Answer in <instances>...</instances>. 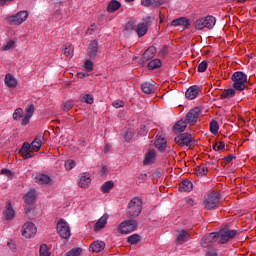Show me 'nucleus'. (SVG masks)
Masks as SVG:
<instances>
[{"label": "nucleus", "mask_w": 256, "mask_h": 256, "mask_svg": "<svg viewBox=\"0 0 256 256\" xmlns=\"http://www.w3.org/2000/svg\"><path fill=\"white\" fill-rule=\"evenodd\" d=\"M219 239L217 232L206 234L201 240V246L204 248L211 247L212 243H215Z\"/></svg>", "instance_id": "nucleus-12"}, {"label": "nucleus", "mask_w": 256, "mask_h": 256, "mask_svg": "<svg viewBox=\"0 0 256 256\" xmlns=\"http://www.w3.org/2000/svg\"><path fill=\"white\" fill-rule=\"evenodd\" d=\"M21 118H23V110L21 108H17L13 113V119L15 121H19Z\"/></svg>", "instance_id": "nucleus-45"}, {"label": "nucleus", "mask_w": 256, "mask_h": 256, "mask_svg": "<svg viewBox=\"0 0 256 256\" xmlns=\"http://www.w3.org/2000/svg\"><path fill=\"white\" fill-rule=\"evenodd\" d=\"M141 89L146 95H151L155 91V82H144L141 85Z\"/></svg>", "instance_id": "nucleus-22"}, {"label": "nucleus", "mask_w": 256, "mask_h": 256, "mask_svg": "<svg viewBox=\"0 0 256 256\" xmlns=\"http://www.w3.org/2000/svg\"><path fill=\"white\" fill-rule=\"evenodd\" d=\"M74 49L75 48L73 47V44L67 43V44L63 45V50H64L63 54L68 59H71L73 57Z\"/></svg>", "instance_id": "nucleus-31"}, {"label": "nucleus", "mask_w": 256, "mask_h": 256, "mask_svg": "<svg viewBox=\"0 0 256 256\" xmlns=\"http://www.w3.org/2000/svg\"><path fill=\"white\" fill-rule=\"evenodd\" d=\"M109 151H111V146L110 144H106L104 147V153H109Z\"/></svg>", "instance_id": "nucleus-64"}, {"label": "nucleus", "mask_w": 256, "mask_h": 256, "mask_svg": "<svg viewBox=\"0 0 256 256\" xmlns=\"http://www.w3.org/2000/svg\"><path fill=\"white\" fill-rule=\"evenodd\" d=\"M13 47H15V41L10 40L2 47V51H9L13 49Z\"/></svg>", "instance_id": "nucleus-48"}, {"label": "nucleus", "mask_w": 256, "mask_h": 256, "mask_svg": "<svg viewBox=\"0 0 256 256\" xmlns=\"http://www.w3.org/2000/svg\"><path fill=\"white\" fill-rule=\"evenodd\" d=\"M204 21L207 29H213L217 20L213 16H207L204 18Z\"/></svg>", "instance_id": "nucleus-36"}, {"label": "nucleus", "mask_w": 256, "mask_h": 256, "mask_svg": "<svg viewBox=\"0 0 256 256\" xmlns=\"http://www.w3.org/2000/svg\"><path fill=\"white\" fill-rule=\"evenodd\" d=\"M236 91L237 90L235 88L226 89L220 95V99H233Z\"/></svg>", "instance_id": "nucleus-35"}, {"label": "nucleus", "mask_w": 256, "mask_h": 256, "mask_svg": "<svg viewBox=\"0 0 256 256\" xmlns=\"http://www.w3.org/2000/svg\"><path fill=\"white\" fill-rule=\"evenodd\" d=\"M97 53H99V42L92 40L88 45L87 55L90 59H96Z\"/></svg>", "instance_id": "nucleus-13"}, {"label": "nucleus", "mask_w": 256, "mask_h": 256, "mask_svg": "<svg viewBox=\"0 0 256 256\" xmlns=\"http://www.w3.org/2000/svg\"><path fill=\"white\" fill-rule=\"evenodd\" d=\"M199 95V86H192L187 89L185 96L187 99L193 100Z\"/></svg>", "instance_id": "nucleus-28"}, {"label": "nucleus", "mask_w": 256, "mask_h": 256, "mask_svg": "<svg viewBox=\"0 0 256 256\" xmlns=\"http://www.w3.org/2000/svg\"><path fill=\"white\" fill-rule=\"evenodd\" d=\"M157 53V48L155 46H150L142 55L141 61L142 63H147V61H151L155 57Z\"/></svg>", "instance_id": "nucleus-14"}, {"label": "nucleus", "mask_w": 256, "mask_h": 256, "mask_svg": "<svg viewBox=\"0 0 256 256\" xmlns=\"http://www.w3.org/2000/svg\"><path fill=\"white\" fill-rule=\"evenodd\" d=\"M113 187H115V183L113 181H107L102 185L101 191L102 193H109L110 189H113Z\"/></svg>", "instance_id": "nucleus-38"}, {"label": "nucleus", "mask_w": 256, "mask_h": 256, "mask_svg": "<svg viewBox=\"0 0 256 256\" xmlns=\"http://www.w3.org/2000/svg\"><path fill=\"white\" fill-rule=\"evenodd\" d=\"M56 229L58 235H60L62 239H69L71 237V228L69 227V224L65 222V220H59Z\"/></svg>", "instance_id": "nucleus-8"}, {"label": "nucleus", "mask_w": 256, "mask_h": 256, "mask_svg": "<svg viewBox=\"0 0 256 256\" xmlns=\"http://www.w3.org/2000/svg\"><path fill=\"white\" fill-rule=\"evenodd\" d=\"M231 79L233 81L232 87L236 91H245L247 89V76L245 73L241 71L234 72Z\"/></svg>", "instance_id": "nucleus-2"}, {"label": "nucleus", "mask_w": 256, "mask_h": 256, "mask_svg": "<svg viewBox=\"0 0 256 256\" xmlns=\"http://www.w3.org/2000/svg\"><path fill=\"white\" fill-rule=\"evenodd\" d=\"M171 25L173 27H185V29H189V19L185 17H180L172 21Z\"/></svg>", "instance_id": "nucleus-19"}, {"label": "nucleus", "mask_w": 256, "mask_h": 256, "mask_svg": "<svg viewBox=\"0 0 256 256\" xmlns=\"http://www.w3.org/2000/svg\"><path fill=\"white\" fill-rule=\"evenodd\" d=\"M147 127L146 126H141L140 130H139V135H141V137H145L147 135Z\"/></svg>", "instance_id": "nucleus-56"}, {"label": "nucleus", "mask_w": 256, "mask_h": 256, "mask_svg": "<svg viewBox=\"0 0 256 256\" xmlns=\"http://www.w3.org/2000/svg\"><path fill=\"white\" fill-rule=\"evenodd\" d=\"M205 27H206L205 18H200V19L196 20L195 29H198L199 31H201V29H205Z\"/></svg>", "instance_id": "nucleus-43"}, {"label": "nucleus", "mask_w": 256, "mask_h": 256, "mask_svg": "<svg viewBox=\"0 0 256 256\" xmlns=\"http://www.w3.org/2000/svg\"><path fill=\"white\" fill-rule=\"evenodd\" d=\"M165 0H141V5L144 7H161Z\"/></svg>", "instance_id": "nucleus-23"}, {"label": "nucleus", "mask_w": 256, "mask_h": 256, "mask_svg": "<svg viewBox=\"0 0 256 256\" xmlns=\"http://www.w3.org/2000/svg\"><path fill=\"white\" fill-rule=\"evenodd\" d=\"M77 77H78V79H85L86 74H85V72H79V73L77 74Z\"/></svg>", "instance_id": "nucleus-63"}, {"label": "nucleus", "mask_w": 256, "mask_h": 256, "mask_svg": "<svg viewBox=\"0 0 256 256\" xmlns=\"http://www.w3.org/2000/svg\"><path fill=\"white\" fill-rule=\"evenodd\" d=\"M217 235L219 239L218 243H220V245H225V243H229L231 239H235V237L239 235V231L231 230L228 227H226L217 232Z\"/></svg>", "instance_id": "nucleus-3"}, {"label": "nucleus", "mask_w": 256, "mask_h": 256, "mask_svg": "<svg viewBox=\"0 0 256 256\" xmlns=\"http://www.w3.org/2000/svg\"><path fill=\"white\" fill-rule=\"evenodd\" d=\"M27 17H29L27 11H20L16 15L9 16L7 21L9 25H23L27 21Z\"/></svg>", "instance_id": "nucleus-9"}, {"label": "nucleus", "mask_w": 256, "mask_h": 256, "mask_svg": "<svg viewBox=\"0 0 256 256\" xmlns=\"http://www.w3.org/2000/svg\"><path fill=\"white\" fill-rule=\"evenodd\" d=\"M83 99L88 105H93V96L91 94H85Z\"/></svg>", "instance_id": "nucleus-51"}, {"label": "nucleus", "mask_w": 256, "mask_h": 256, "mask_svg": "<svg viewBox=\"0 0 256 256\" xmlns=\"http://www.w3.org/2000/svg\"><path fill=\"white\" fill-rule=\"evenodd\" d=\"M36 183L40 185H47L51 183V178L47 174H38L36 176Z\"/></svg>", "instance_id": "nucleus-34"}, {"label": "nucleus", "mask_w": 256, "mask_h": 256, "mask_svg": "<svg viewBox=\"0 0 256 256\" xmlns=\"http://www.w3.org/2000/svg\"><path fill=\"white\" fill-rule=\"evenodd\" d=\"M179 191L181 193H189L190 191H193V183L189 180H184L179 185Z\"/></svg>", "instance_id": "nucleus-24"}, {"label": "nucleus", "mask_w": 256, "mask_h": 256, "mask_svg": "<svg viewBox=\"0 0 256 256\" xmlns=\"http://www.w3.org/2000/svg\"><path fill=\"white\" fill-rule=\"evenodd\" d=\"M33 149H31V144L28 142H25L22 146V148L19 150V154L24 158V159H31L33 157Z\"/></svg>", "instance_id": "nucleus-15"}, {"label": "nucleus", "mask_w": 256, "mask_h": 256, "mask_svg": "<svg viewBox=\"0 0 256 256\" xmlns=\"http://www.w3.org/2000/svg\"><path fill=\"white\" fill-rule=\"evenodd\" d=\"M235 158H236L235 155L230 154V155L226 156L224 159H225L226 163H231V161H233V159H235Z\"/></svg>", "instance_id": "nucleus-59"}, {"label": "nucleus", "mask_w": 256, "mask_h": 256, "mask_svg": "<svg viewBox=\"0 0 256 256\" xmlns=\"http://www.w3.org/2000/svg\"><path fill=\"white\" fill-rule=\"evenodd\" d=\"M29 121H31V116L25 115L21 121V125H29Z\"/></svg>", "instance_id": "nucleus-57"}, {"label": "nucleus", "mask_w": 256, "mask_h": 256, "mask_svg": "<svg viewBox=\"0 0 256 256\" xmlns=\"http://www.w3.org/2000/svg\"><path fill=\"white\" fill-rule=\"evenodd\" d=\"M143 211V201L139 197L132 198L126 208V215L129 219H135Z\"/></svg>", "instance_id": "nucleus-1"}, {"label": "nucleus", "mask_w": 256, "mask_h": 256, "mask_svg": "<svg viewBox=\"0 0 256 256\" xmlns=\"http://www.w3.org/2000/svg\"><path fill=\"white\" fill-rule=\"evenodd\" d=\"M154 145L160 153H163L165 149H167V140L161 136H156V140L154 142Z\"/></svg>", "instance_id": "nucleus-18"}, {"label": "nucleus", "mask_w": 256, "mask_h": 256, "mask_svg": "<svg viewBox=\"0 0 256 256\" xmlns=\"http://www.w3.org/2000/svg\"><path fill=\"white\" fill-rule=\"evenodd\" d=\"M107 219H109L108 214H104L94 225V231H100V229L105 228L107 225Z\"/></svg>", "instance_id": "nucleus-26"}, {"label": "nucleus", "mask_w": 256, "mask_h": 256, "mask_svg": "<svg viewBox=\"0 0 256 256\" xmlns=\"http://www.w3.org/2000/svg\"><path fill=\"white\" fill-rule=\"evenodd\" d=\"M4 83L10 89H15V87H17V79L11 74H6L4 78Z\"/></svg>", "instance_id": "nucleus-27"}, {"label": "nucleus", "mask_w": 256, "mask_h": 256, "mask_svg": "<svg viewBox=\"0 0 256 256\" xmlns=\"http://www.w3.org/2000/svg\"><path fill=\"white\" fill-rule=\"evenodd\" d=\"M152 20L151 16H147L143 19V22L137 24L135 31L138 37H145L147 35V32L149 31V26L151 25Z\"/></svg>", "instance_id": "nucleus-10"}, {"label": "nucleus", "mask_w": 256, "mask_h": 256, "mask_svg": "<svg viewBox=\"0 0 256 256\" xmlns=\"http://www.w3.org/2000/svg\"><path fill=\"white\" fill-rule=\"evenodd\" d=\"M159 67H161L160 59H154L148 63V69H150L151 71H153V69H159Z\"/></svg>", "instance_id": "nucleus-39"}, {"label": "nucleus", "mask_w": 256, "mask_h": 256, "mask_svg": "<svg viewBox=\"0 0 256 256\" xmlns=\"http://www.w3.org/2000/svg\"><path fill=\"white\" fill-rule=\"evenodd\" d=\"M121 8V2L117 0H112L107 6L108 13H115L118 9Z\"/></svg>", "instance_id": "nucleus-33"}, {"label": "nucleus", "mask_w": 256, "mask_h": 256, "mask_svg": "<svg viewBox=\"0 0 256 256\" xmlns=\"http://www.w3.org/2000/svg\"><path fill=\"white\" fill-rule=\"evenodd\" d=\"M90 251H92V253H101V251H103V249H105V242L103 241H95L90 245Z\"/></svg>", "instance_id": "nucleus-21"}, {"label": "nucleus", "mask_w": 256, "mask_h": 256, "mask_svg": "<svg viewBox=\"0 0 256 256\" xmlns=\"http://www.w3.org/2000/svg\"><path fill=\"white\" fill-rule=\"evenodd\" d=\"M138 179H140V181H147V174H140Z\"/></svg>", "instance_id": "nucleus-62"}, {"label": "nucleus", "mask_w": 256, "mask_h": 256, "mask_svg": "<svg viewBox=\"0 0 256 256\" xmlns=\"http://www.w3.org/2000/svg\"><path fill=\"white\" fill-rule=\"evenodd\" d=\"M100 174L102 176L107 175V166H102V169L100 170Z\"/></svg>", "instance_id": "nucleus-60"}, {"label": "nucleus", "mask_w": 256, "mask_h": 256, "mask_svg": "<svg viewBox=\"0 0 256 256\" xmlns=\"http://www.w3.org/2000/svg\"><path fill=\"white\" fill-rule=\"evenodd\" d=\"M177 233L178 235H177L176 243L183 245V243H185L189 239V233L184 229L178 230Z\"/></svg>", "instance_id": "nucleus-25"}, {"label": "nucleus", "mask_w": 256, "mask_h": 256, "mask_svg": "<svg viewBox=\"0 0 256 256\" xmlns=\"http://www.w3.org/2000/svg\"><path fill=\"white\" fill-rule=\"evenodd\" d=\"M5 219L7 221H11L15 217V210H13V206L11 205V202L6 203V210L4 211Z\"/></svg>", "instance_id": "nucleus-29"}, {"label": "nucleus", "mask_w": 256, "mask_h": 256, "mask_svg": "<svg viewBox=\"0 0 256 256\" xmlns=\"http://www.w3.org/2000/svg\"><path fill=\"white\" fill-rule=\"evenodd\" d=\"M223 149H225V142H217L216 151H223Z\"/></svg>", "instance_id": "nucleus-58"}, {"label": "nucleus", "mask_w": 256, "mask_h": 256, "mask_svg": "<svg viewBox=\"0 0 256 256\" xmlns=\"http://www.w3.org/2000/svg\"><path fill=\"white\" fill-rule=\"evenodd\" d=\"M207 61H202L199 65H198V72L199 73H205V71H207Z\"/></svg>", "instance_id": "nucleus-49"}, {"label": "nucleus", "mask_w": 256, "mask_h": 256, "mask_svg": "<svg viewBox=\"0 0 256 256\" xmlns=\"http://www.w3.org/2000/svg\"><path fill=\"white\" fill-rule=\"evenodd\" d=\"M210 132H211L213 135H217V133H219V123H217V121L213 120V121L210 123Z\"/></svg>", "instance_id": "nucleus-41"}, {"label": "nucleus", "mask_w": 256, "mask_h": 256, "mask_svg": "<svg viewBox=\"0 0 256 256\" xmlns=\"http://www.w3.org/2000/svg\"><path fill=\"white\" fill-rule=\"evenodd\" d=\"M1 175H5V177H13V172L7 168L1 170Z\"/></svg>", "instance_id": "nucleus-53"}, {"label": "nucleus", "mask_w": 256, "mask_h": 256, "mask_svg": "<svg viewBox=\"0 0 256 256\" xmlns=\"http://www.w3.org/2000/svg\"><path fill=\"white\" fill-rule=\"evenodd\" d=\"M78 185L81 187V189H87L89 185H91V175L89 173L81 174Z\"/></svg>", "instance_id": "nucleus-16"}, {"label": "nucleus", "mask_w": 256, "mask_h": 256, "mask_svg": "<svg viewBox=\"0 0 256 256\" xmlns=\"http://www.w3.org/2000/svg\"><path fill=\"white\" fill-rule=\"evenodd\" d=\"M221 200V197L219 193L217 192H210L207 194V197L204 201V207L205 209H217L219 207V201Z\"/></svg>", "instance_id": "nucleus-5"}, {"label": "nucleus", "mask_w": 256, "mask_h": 256, "mask_svg": "<svg viewBox=\"0 0 256 256\" xmlns=\"http://www.w3.org/2000/svg\"><path fill=\"white\" fill-rule=\"evenodd\" d=\"M22 237L26 239H31V237H35L37 235V226L33 224V222H26L21 230Z\"/></svg>", "instance_id": "nucleus-11"}, {"label": "nucleus", "mask_w": 256, "mask_h": 256, "mask_svg": "<svg viewBox=\"0 0 256 256\" xmlns=\"http://www.w3.org/2000/svg\"><path fill=\"white\" fill-rule=\"evenodd\" d=\"M40 256H51L49 253V248L46 244L40 246Z\"/></svg>", "instance_id": "nucleus-46"}, {"label": "nucleus", "mask_w": 256, "mask_h": 256, "mask_svg": "<svg viewBox=\"0 0 256 256\" xmlns=\"http://www.w3.org/2000/svg\"><path fill=\"white\" fill-rule=\"evenodd\" d=\"M137 229V220L129 219L125 220L118 226V231L122 233V235H129V233H133Z\"/></svg>", "instance_id": "nucleus-6"}, {"label": "nucleus", "mask_w": 256, "mask_h": 256, "mask_svg": "<svg viewBox=\"0 0 256 256\" xmlns=\"http://www.w3.org/2000/svg\"><path fill=\"white\" fill-rule=\"evenodd\" d=\"M127 241L130 245H137L141 241V236L139 234H133L127 238Z\"/></svg>", "instance_id": "nucleus-40"}, {"label": "nucleus", "mask_w": 256, "mask_h": 256, "mask_svg": "<svg viewBox=\"0 0 256 256\" xmlns=\"http://www.w3.org/2000/svg\"><path fill=\"white\" fill-rule=\"evenodd\" d=\"M157 159V152L155 150H148L144 156L143 165H153Z\"/></svg>", "instance_id": "nucleus-17"}, {"label": "nucleus", "mask_w": 256, "mask_h": 256, "mask_svg": "<svg viewBox=\"0 0 256 256\" xmlns=\"http://www.w3.org/2000/svg\"><path fill=\"white\" fill-rule=\"evenodd\" d=\"M26 116L33 117V113H35V105L28 104L25 108Z\"/></svg>", "instance_id": "nucleus-44"}, {"label": "nucleus", "mask_w": 256, "mask_h": 256, "mask_svg": "<svg viewBox=\"0 0 256 256\" xmlns=\"http://www.w3.org/2000/svg\"><path fill=\"white\" fill-rule=\"evenodd\" d=\"M167 53H169V48L167 46H163L159 51L160 57H167Z\"/></svg>", "instance_id": "nucleus-52"}, {"label": "nucleus", "mask_w": 256, "mask_h": 256, "mask_svg": "<svg viewBox=\"0 0 256 256\" xmlns=\"http://www.w3.org/2000/svg\"><path fill=\"white\" fill-rule=\"evenodd\" d=\"M86 71H93V62L91 60H87L85 62Z\"/></svg>", "instance_id": "nucleus-55"}, {"label": "nucleus", "mask_w": 256, "mask_h": 256, "mask_svg": "<svg viewBox=\"0 0 256 256\" xmlns=\"http://www.w3.org/2000/svg\"><path fill=\"white\" fill-rule=\"evenodd\" d=\"M137 25L133 20H130L125 25V31H128V33H131V31H135Z\"/></svg>", "instance_id": "nucleus-42"}, {"label": "nucleus", "mask_w": 256, "mask_h": 256, "mask_svg": "<svg viewBox=\"0 0 256 256\" xmlns=\"http://www.w3.org/2000/svg\"><path fill=\"white\" fill-rule=\"evenodd\" d=\"M187 125L188 122H186L185 118L184 119H181L179 120L174 126H173V129L175 131H179L180 133H183V131H185V129H187Z\"/></svg>", "instance_id": "nucleus-32"}, {"label": "nucleus", "mask_w": 256, "mask_h": 256, "mask_svg": "<svg viewBox=\"0 0 256 256\" xmlns=\"http://www.w3.org/2000/svg\"><path fill=\"white\" fill-rule=\"evenodd\" d=\"M206 256H217V251L210 250L209 252H207Z\"/></svg>", "instance_id": "nucleus-61"}, {"label": "nucleus", "mask_w": 256, "mask_h": 256, "mask_svg": "<svg viewBox=\"0 0 256 256\" xmlns=\"http://www.w3.org/2000/svg\"><path fill=\"white\" fill-rule=\"evenodd\" d=\"M207 171L209 170L205 165L197 166L195 168V173L198 175V177H205V175H207Z\"/></svg>", "instance_id": "nucleus-37"}, {"label": "nucleus", "mask_w": 256, "mask_h": 256, "mask_svg": "<svg viewBox=\"0 0 256 256\" xmlns=\"http://www.w3.org/2000/svg\"><path fill=\"white\" fill-rule=\"evenodd\" d=\"M73 101L68 100L64 103L63 107H62V111H71V109H73Z\"/></svg>", "instance_id": "nucleus-47"}, {"label": "nucleus", "mask_w": 256, "mask_h": 256, "mask_svg": "<svg viewBox=\"0 0 256 256\" xmlns=\"http://www.w3.org/2000/svg\"><path fill=\"white\" fill-rule=\"evenodd\" d=\"M113 107H115V109H120V107H123L125 105V102L121 101V100H115L112 103Z\"/></svg>", "instance_id": "nucleus-54"}, {"label": "nucleus", "mask_w": 256, "mask_h": 256, "mask_svg": "<svg viewBox=\"0 0 256 256\" xmlns=\"http://www.w3.org/2000/svg\"><path fill=\"white\" fill-rule=\"evenodd\" d=\"M174 141L177 145H180V147H194V145H197V141L193 136L189 133H182L174 138Z\"/></svg>", "instance_id": "nucleus-4"}, {"label": "nucleus", "mask_w": 256, "mask_h": 256, "mask_svg": "<svg viewBox=\"0 0 256 256\" xmlns=\"http://www.w3.org/2000/svg\"><path fill=\"white\" fill-rule=\"evenodd\" d=\"M75 167V161L74 160H67L65 163V169H67V171H71V169H73Z\"/></svg>", "instance_id": "nucleus-50"}, {"label": "nucleus", "mask_w": 256, "mask_h": 256, "mask_svg": "<svg viewBox=\"0 0 256 256\" xmlns=\"http://www.w3.org/2000/svg\"><path fill=\"white\" fill-rule=\"evenodd\" d=\"M43 139H44V136L42 134L35 137V139L31 143L32 151H39V149L43 147Z\"/></svg>", "instance_id": "nucleus-20"}, {"label": "nucleus", "mask_w": 256, "mask_h": 256, "mask_svg": "<svg viewBox=\"0 0 256 256\" xmlns=\"http://www.w3.org/2000/svg\"><path fill=\"white\" fill-rule=\"evenodd\" d=\"M203 113V110L199 106L192 108L189 110V112L184 117L186 123L188 125H195L197 121H199V118L201 117V114Z\"/></svg>", "instance_id": "nucleus-7"}, {"label": "nucleus", "mask_w": 256, "mask_h": 256, "mask_svg": "<svg viewBox=\"0 0 256 256\" xmlns=\"http://www.w3.org/2000/svg\"><path fill=\"white\" fill-rule=\"evenodd\" d=\"M37 195L34 189H30L24 196V201L27 205H31L36 199Z\"/></svg>", "instance_id": "nucleus-30"}]
</instances>
